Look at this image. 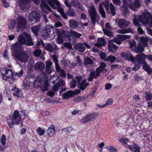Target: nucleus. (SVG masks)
<instances>
[{
	"mask_svg": "<svg viewBox=\"0 0 152 152\" xmlns=\"http://www.w3.org/2000/svg\"><path fill=\"white\" fill-rule=\"evenodd\" d=\"M23 44L28 46L33 45L30 36L25 33L20 35L18 36V41L12 45L10 49L12 55L16 59L25 63L28 61L29 57L25 52L23 51Z\"/></svg>",
	"mask_w": 152,
	"mask_h": 152,
	"instance_id": "nucleus-1",
	"label": "nucleus"
},
{
	"mask_svg": "<svg viewBox=\"0 0 152 152\" xmlns=\"http://www.w3.org/2000/svg\"><path fill=\"white\" fill-rule=\"evenodd\" d=\"M137 20L145 25L148 24L150 27H152V15L147 10H145L141 15L139 16L135 15L133 20L134 24L137 27L138 33L141 34H143L144 31L141 28V25Z\"/></svg>",
	"mask_w": 152,
	"mask_h": 152,
	"instance_id": "nucleus-2",
	"label": "nucleus"
},
{
	"mask_svg": "<svg viewBox=\"0 0 152 152\" xmlns=\"http://www.w3.org/2000/svg\"><path fill=\"white\" fill-rule=\"evenodd\" d=\"M25 117L24 112L21 111L19 114L18 112L15 111L13 114L10 115L7 118V123L10 128H12L13 125H18L21 120H22Z\"/></svg>",
	"mask_w": 152,
	"mask_h": 152,
	"instance_id": "nucleus-3",
	"label": "nucleus"
},
{
	"mask_svg": "<svg viewBox=\"0 0 152 152\" xmlns=\"http://www.w3.org/2000/svg\"><path fill=\"white\" fill-rule=\"evenodd\" d=\"M104 6L107 11H109L110 8L112 15H115L116 12L115 7L112 3L109 4L108 0H107L101 3L99 6V11L102 18H105L106 17L105 12L103 8Z\"/></svg>",
	"mask_w": 152,
	"mask_h": 152,
	"instance_id": "nucleus-4",
	"label": "nucleus"
},
{
	"mask_svg": "<svg viewBox=\"0 0 152 152\" xmlns=\"http://www.w3.org/2000/svg\"><path fill=\"white\" fill-rule=\"evenodd\" d=\"M89 15L91 19V23L94 26L96 22L98 23L100 20V17L98 14L96 9L93 5H91L88 10Z\"/></svg>",
	"mask_w": 152,
	"mask_h": 152,
	"instance_id": "nucleus-5",
	"label": "nucleus"
},
{
	"mask_svg": "<svg viewBox=\"0 0 152 152\" xmlns=\"http://www.w3.org/2000/svg\"><path fill=\"white\" fill-rule=\"evenodd\" d=\"M146 58V55L143 53H142L138 55L136 61H138L139 63L142 64L143 69L146 71L148 74L150 75L152 73V69L146 62L145 59Z\"/></svg>",
	"mask_w": 152,
	"mask_h": 152,
	"instance_id": "nucleus-6",
	"label": "nucleus"
},
{
	"mask_svg": "<svg viewBox=\"0 0 152 152\" xmlns=\"http://www.w3.org/2000/svg\"><path fill=\"white\" fill-rule=\"evenodd\" d=\"M47 1L53 9H56L57 8L58 11L61 15L64 12L63 9L61 8V4L57 0H47Z\"/></svg>",
	"mask_w": 152,
	"mask_h": 152,
	"instance_id": "nucleus-7",
	"label": "nucleus"
},
{
	"mask_svg": "<svg viewBox=\"0 0 152 152\" xmlns=\"http://www.w3.org/2000/svg\"><path fill=\"white\" fill-rule=\"evenodd\" d=\"M17 30L22 31L26 27L27 23L25 19L22 16H19L16 19Z\"/></svg>",
	"mask_w": 152,
	"mask_h": 152,
	"instance_id": "nucleus-8",
	"label": "nucleus"
},
{
	"mask_svg": "<svg viewBox=\"0 0 152 152\" xmlns=\"http://www.w3.org/2000/svg\"><path fill=\"white\" fill-rule=\"evenodd\" d=\"M35 4H39V0H31ZM30 1L29 0H19V5L21 10L28 8L30 7L29 4Z\"/></svg>",
	"mask_w": 152,
	"mask_h": 152,
	"instance_id": "nucleus-9",
	"label": "nucleus"
},
{
	"mask_svg": "<svg viewBox=\"0 0 152 152\" xmlns=\"http://www.w3.org/2000/svg\"><path fill=\"white\" fill-rule=\"evenodd\" d=\"M97 116V114L95 113L87 115L82 118L80 121V122L84 124L89 123L91 121H94Z\"/></svg>",
	"mask_w": 152,
	"mask_h": 152,
	"instance_id": "nucleus-10",
	"label": "nucleus"
},
{
	"mask_svg": "<svg viewBox=\"0 0 152 152\" xmlns=\"http://www.w3.org/2000/svg\"><path fill=\"white\" fill-rule=\"evenodd\" d=\"M40 6L42 10L45 13H48V11L51 12L52 13L57 17H58V15L56 13L53 11H52V9L46 4V0H41V3Z\"/></svg>",
	"mask_w": 152,
	"mask_h": 152,
	"instance_id": "nucleus-11",
	"label": "nucleus"
},
{
	"mask_svg": "<svg viewBox=\"0 0 152 152\" xmlns=\"http://www.w3.org/2000/svg\"><path fill=\"white\" fill-rule=\"evenodd\" d=\"M41 15L37 11H33L30 12L29 17V21L33 23H36L40 20Z\"/></svg>",
	"mask_w": 152,
	"mask_h": 152,
	"instance_id": "nucleus-12",
	"label": "nucleus"
},
{
	"mask_svg": "<svg viewBox=\"0 0 152 152\" xmlns=\"http://www.w3.org/2000/svg\"><path fill=\"white\" fill-rule=\"evenodd\" d=\"M132 0H127L126 4L128 5L129 8L133 10H136L137 8L141 6L139 0H135L134 4H132Z\"/></svg>",
	"mask_w": 152,
	"mask_h": 152,
	"instance_id": "nucleus-13",
	"label": "nucleus"
},
{
	"mask_svg": "<svg viewBox=\"0 0 152 152\" xmlns=\"http://www.w3.org/2000/svg\"><path fill=\"white\" fill-rule=\"evenodd\" d=\"M70 27L75 29L76 28H79L83 26V23L81 21L78 22L77 20L71 19L69 21Z\"/></svg>",
	"mask_w": 152,
	"mask_h": 152,
	"instance_id": "nucleus-14",
	"label": "nucleus"
},
{
	"mask_svg": "<svg viewBox=\"0 0 152 152\" xmlns=\"http://www.w3.org/2000/svg\"><path fill=\"white\" fill-rule=\"evenodd\" d=\"M130 37V36L128 35H118L113 40V42H114L117 44L120 45L122 41L127 39H129Z\"/></svg>",
	"mask_w": 152,
	"mask_h": 152,
	"instance_id": "nucleus-15",
	"label": "nucleus"
},
{
	"mask_svg": "<svg viewBox=\"0 0 152 152\" xmlns=\"http://www.w3.org/2000/svg\"><path fill=\"white\" fill-rule=\"evenodd\" d=\"M121 55L122 57L126 60H128L131 61L133 64L136 63L135 61L136 58L133 57L129 51L123 52Z\"/></svg>",
	"mask_w": 152,
	"mask_h": 152,
	"instance_id": "nucleus-16",
	"label": "nucleus"
},
{
	"mask_svg": "<svg viewBox=\"0 0 152 152\" xmlns=\"http://www.w3.org/2000/svg\"><path fill=\"white\" fill-rule=\"evenodd\" d=\"M105 28L103 27H102V31L104 34L109 37H111L113 36V33L110 31L109 30H111L112 27L110 26L109 23H107L105 25Z\"/></svg>",
	"mask_w": 152,
	"mask_h": 152,
	"instance_id": "nucleus-17",
	"label": "nucleus"
},
{
	"mask_svg": "<svg viewBox=\"0 0 152 152\" xmlns=\"http://www.w3.org/2000/svg\"><path fill=\"white\" fill-rule=\"evenodd\" d=\"M52 62L49 60L46 61L45 72L47 74H50L54 70L53 68L51 66Z\"/></svg>",
	"mask_w": 152,
	"mask_h": 152,
	"instance_id": "nucleus-18",
	"label": "nucleus"
},
{
	"mask_svg": "<svg viewBox=\"0 0 152 152\" xmlns=\"http://www.w3.org/2000/svg\"><path fill=\"white\" fill-rule=\"evenodd\" d=\"M101 73V72L97 68L95 71L91 72L88 78V80L89 81H92L94 78H96L99 76Z\"/></svg>",
	"mask_w": 152,
	"mask_h": 152,
	"instance_id": "nucleus-19",
	"label": "nucleus"
},
{
	"mask_svg": "<svg viewBox=\"0 0 152 152\" xmlns=\"http://www.w3.org/2000/svg\"><path fill=\"white\" fill-rule=\"evenodd\" d=\"M130 24L129 22L126 21L124 19L120 20L118 23V26L121 28H125L129 26Z\"/></svg>",
	"mask_w": 152,
	"mask_h": 152,
	"instance_id": "nucleus-20",
	"label": "nucleus"
},
{
	"mask_svg": "<svg viewBox=\"0 0 152 152\" xmlns=\"http://www.w3.org/2000/svg\"><path fill=\"white\" fill-rule=\"evenodd\" d=\"M45 68V64L41 61H38L36 63L34 66V69L40 70L41 71H43Z\"/></svg>",
	"mask_w": 152,
	"mask_h": 152,
	"instance_id": "nucleus-21",
	"label": "nucleus"
},
{
	"mask_svg": "<svg viewBox=\"0 0 152 152\" xmlns=\"http://www.w3.org/2000/svg\"><path fill=\"white\" fill-rule=\"evenodd\" d=\"M50 83L48 80H45L43 81V83L40 86L41 90L43 92L47 91L48 89V88L49 86Z\"/></svg>",
	"mask_w": 152,
	"mask_h": 152,
	"instance_id": "nucleus-22",
	"label": "nucleus"
},
{
	"mask_svg": "<svg viewBox=\"0 0 152 152\" xmlns=\"http://www.w3.org/2000/svg\"><path fill=\"white\" fill-rule=\"evenodd\" d=\"M129 149L133 152H140V147L139 145L136 143H134L132 147L130 145H128L127 146Z\"/></svg>",
	"mask_w": 152,
	"mask_h": 152,
	"instance_id": "nucleus-23",
	"label": "nucleus"
},
{
	"mask_svg": "<svg viewBox=\"0 0 152 152\" xmlns=\"http://www.w3.org/2000/svg\"><path fill=\"white\" fill-rule=\"evenodd\" d=\"M108 51L114 53L113 49L117 50L118 47L113 43V41L110 40L109 41L108 43Z\"/></svg>",
	"mask_w": 152,
	"mask_h": 152,
	"instance_id": "nucleus-24",
	"label": "nucleus"
},
{
	"mask_svg": "<svg viewBox=\"0 0 152 152\" xmlns=\"http://www.w3.org/2000/svg\"><path fill=\"white\" fill-rule=\"evenodd\" d=\"M149 39V37L148 36L141 37L140 38V43L144 47H147L148 45L147 42Z\"/></svg>",
	"mask_w": 152,
	"mask_h": 152,
	"instance_id": "nucleus-25",
	"label": "nucleus"
},
{
	"mask_svg": "<svg viewBox=\"0 0 152 152\" xmlns=\"http://www.w3.org/2000/svg\"><path fill=\"white\" fill-rule=\"evenodd\" d=\"M55 29V28L54 26H51L49 25H48L46 27V34H45L47 36H49L50 34H53L54 33V30Z\"/></svg>",
	"mask_w": 152,
	"mask_h": 152,
	"instance_id": "nucleus-26",
	"label": "nucleus"
},
{
	"mask_svg": "<svg viewBox=\"0 0 152 152\" xmlns=\"http://www.w3.org/2000/svg\"><path fill=\"white\" fill-rule=\"evenodd\" d=\"M55 127L53 125H50L47 130V132L48 136L50 137L53 136L55 133Z\"/></svg>",
	"mask_w": 152,
	"mask_h": 152,
	"instance_id": "nucleus-27",
	"label": "nucleus"
},
{
	"mask_svg": "<svg viewBox=\"0 0 152 152\" xmlns=\"http://www.w3.org/2000/svg\"><path fill=\"white\" fill-rule=\"evenodd\" d=\"M75 48L81 52H83L85 50V46H84L83 43H78L76 44L75 45Z\"/></svg>",
	"mask_w": 152,
	"mask_h": 152,
	"instance_id": "nucleus-28",
	"label": "nucleus"
},
{
	"mask_svg": "<svg viewBox=\"0 0 152 152\" xmlns=\"http://www.w3.org/2000/svg\"><path fill=\"white\" fill-rule=\"evenodd\" d=\"M105 42L104 39L102 38H100L98 39V42L94 44V45L98 47H100L104 46Z\"/></svg>",
	"mask_w": 152,
	"mask_h": 152,
	"instance_id": "nucleus-29",
	"label": "nucleus"
},
{
	"mask_svg": "<svg viewBox=\"0 0 152 152\" xmlns=\"http://www.w3.org/2000/svg\"><path fill=\"white\" fill-rule=\"evenodd\" d=\"M23 93L18 88L14 90V92L13 94L14 96L21 98L23 96Z\"/></svg>",
	"mask_w": 152,
	"mask_h": 152,
	"instance_id": "nucleus-30",
	"label": "nucleus"
},
{
	"mask_svg": "<svg viewBox=\"0 0 152 152\" xmlns=\"http://www.w3.org/2000/svg\"><path fill=\"white\" fill-rule=\"evenodd\" d=\"M73 93L72 91L71 90L63 94L62 99H68L70 97L73 96Z\"/></svg>",
	"mask_w": 152,
	"mask_h": 152,
	"instance_id": "nucleus-31",
	"label": "nucleus"
},
{
	"mask_svg": "<svg viewBox=\"0 0 152 152\" xmlns=\"http://www.w3.org/2000/svg\"><path fill=\"white\" fill-rule=\"evenodd\" d=\"M100 66L97 68L101 72L104 73L107 72V70L105 68L106 67V64L103 62L100 63Z\"/></svg>",
	"mask_w": 152,
	"mask_h": 152,
	"instance_id": "nucleus-32",
	"label": "nucleus"
},
{
	"mask_svg": "<svg viewBox=\"0 0 152 152\" xmlns=\"http://www.w3.org/2000/svg\"><path fill=\"white\" fill-rule=\"evenodd\" d=\"M88 85V83H87V80L86 79L84 80L81 83H78L79 87L82 90L85 89Z\"/></svg>",
	"mask_w": 152,
	"mask_h": 152,
	"instance_id": "nucleus-33",
	"label": "nucleus"
},
{
	"mask_svg": "<svg viewBox=\"0 0 152 152\" xmlns=\"http://www.w3.org/2000/svg\"><path fill=\"white\" fill-rule=\"evenodd\" d=\"M71 4L72 6L77 8L82 9L83 8L82 4L77 1H72L71 2Z\"/></svg>",
	"mask_w": 152,
	"mask_h": 152,
	"instance_id": "nucleus-34",
	"label": "nucleus"
},
{
	"mask_svg": "<svg viewBox=\"0 0 152 152\" xmlns=\"http://www.w3.org/2000/svg\"><path fill=\"white\" fill-rule=\"evenodd\" d=\"M13 77V73L12 71L8 69L5 75H4L3 79L7 80V78H12Z\"/></svg>",
	"mask_w": 152,
	"mask_h": 152,
	"instance_id": "nucleus-35",
	"label": "nucleus"
},
{
	"mask_svg": "<svg viewBox=\"0 0 152 152\" xmlns=\"http://www.w3.org/2000/svg\"><path fill=\"white\" fill-rule=\"evenodd\" d=\"M56 48V45H55L47 44L45 47V48L49 51H52L54 49Z\"/></svg>",
	"mask_w": 152,
	"mask_h": 152,
	"instance_id": "nucleus-36",
	"label": "nucleus"
},
{
	"mask_svg": "<svg viewBox=\"0 0 152 152\" xmlns=\"http://www.w3.org/2000/svg\"><path fill=\"white\" fill-rule=\"evenodd\" d=\"M43 83V81L41 80H39L38 78H37L36 80L34 82V85L35 88H37L41 86Z\"/></svg>",
	"mask_w": 152,
	"mask_h": 152,
	"instance_id": "nucleus-37",
	"label": "nucleus"
},
{
	"mask_svg": "<svg viewBox=\"0 0 152 152\" xmlns=\"http://www.w3.org/2000/svg\"><path fill=\"white\" fill-rule=\"evenodd\" d=\"M58 31L61 34V35L63 37L65 38L66 37L69 38L71 37V34L70 33V32H69L68 31L62 30L61 31Z\"/></svg>",
	"mask_w": 152,
	"mask_h": 152,
	"instance_id": "nucleus-38",
	"label": "nucleus"
},
{
	"mask_svg": "<svg viewBox=\"0 0 152 152\" xmlns=\"http://www.w3.org/2000/svg\"><path fill=\"white\" fill-rule=\"evenodd\" d=\"M70 33L71 34V36L74 38H80L82 35L81 34H80L74 30H71Z\"/></svg>",
	"mask_w": 152,
	"mask_h": 152,
	"instance_id": "nucleus-39",
	"label": "nucleus"
},
{
	"mask_svg": "<svg viewBox=\"0 0 152 152\" xmlns=\"http://www.w3.org/2000/svg\"><path fill=\"white\" fill-rule=\"evenodd\" d=\"M16 24V23L15 20H11L8 24L9 29L10 30L13 29L15 28Z\"/></svg>",
	"mask_w": 152,
	"mask_h": 152,
	"instance_id": "nucleus-40",
	"label": "nucleus"
},
{
	"mask_svg": "<svg viewBox=\"0 0 152 152\" xmlns=\"http://www.w3.org/2000/svg\"><path fill=\"white\" fill-rule=\"evenodd\" d=\"M40 28V26L39 25L36 26L31 27V31L36 36H37Z\"/></svg>",
	"mask_w": 152,
	"mask_h": 152,
	"instance_id": "nucleus-41",
	"label": "nucleus"
},
{
	"mask_svg": "<svg viewBox=\"0 0 152 152\" xmlns=\"http://www.w3.org/2000/svg\"><path fill=\"white\" fill-rule=\"evenodd\" d=\"M116 59V57L113 55H110L105 59V61H109L111 63H113Z\"/></svg>",
	"mask_w": 152,
	"mask_h": 152,
	"instance_id": "nucleus-42",
	"label": "nucleus"
},
{
	"mask_svg": "<svg viewBox=\"0 0 152 152\" xmlns=\"http://www.w3.org/2000/svg\"><path fill=\"white\" fill-rule=\"evenodd\" d=\"M143 47L140 43H139L138 46L135 48V52L136 53H140L143 52L144 51Z\"/></svg>",
	"mask_w": 152,
	"mask_h": 152,
	"instance_id": "nucleus-43",
	"label": "nucleus"
},
{
	"mask_svg": "<svg viewBox=\"0 0 152 152\" xmlns=\"http://www.w3.org/2000/svg\"><path fill=\"white\" fill-rule=\"evenodd\" d=\"M118 32L119 34H126L129 33H132V31L131 28L119 30L118 31Z\"/></svg>",
	"mask_w": 152,
	"mask_h": 152,
	"instance_id": "nucleus-44",
	"label": "nucleus"
},
{
	"mask_svg": "<svg viewBox=\"0 0 152 152\" xmlns=\"http://www.w3.org/2000/svg\"><path fill=\"white\" fill-rule=\"evenodd\" d=\"M58 38L57 40V42L58 44H62L63 42L64 41L63 38V37L61 35V34L58 31Z\"/></svg>",
	"mask_w": 152,
	"mask_h": 152,
	"instance_id": "nucleus-45",
	"label": "nucleus"
},
{
	"mask_svg": "<svg viewBox=\"0 0 152 152\" xmlns=\"http://www.w3.org/2000/svg\"><path fill=\"white\" fill-rule=\"evenodd\" d=\"M138 56V55H137L135 59V61H136V63H135L133 64L135 65L132 68V70H134L135 71H137L139 68L140 67V64H141L139 63L138 61H137V57Z\"/></svg>",
	"mask_w": 152,
	"mask_h": 152,
	"instance_id": "nucleus-46",
	"label": "nucleus"
},
{
	"mask_svg": "<svg viewBox=\"0 0 152 152\" xmlns=\"http://www.w3.org/2000/svg\"><path fill=\"white\" fill-rule=\"evenodd\" d=\"M66 13L67 15L71 17L75 16L76 14L75 11L71 9L68 10Z\"/></svg>",
	"mask_w": 152,
	"mask_h": 152,
	"instance_id": "nucleus-47",
	"label": "nucleus"
},
{
	"mask_svg": "<svg viewBox=\"0 0 152 152\" xmlns=\"http://www.w3.org/2000/svg\"><path fill=\"white\" fill-rule=\"evenodd\" d=\"M145 98L147 101H150L152 99V94L149 92L145 93Z\"/></svg>",
	"mask_w": 152,
	"mask_h": 152,
	"instance_id": "nucleus-48",
	"label": "nucleus"
},
{
	"mask_svg": "<svg viewBox=\"0 0 152 152\" xmlns=\"http://www.w3.org/2000/svg\"><path fill=\"white\" fill-rule=\"evenodd\" d=\"M58 78V76L57 75H52L50 78V80L51 83H54L56 82Z\"/></svg>",
	"mask_w": 152,
	"mask_h": 152,
	"instance_id": "nucleus-49",
	"label": "nucleus"
},
{
	"mask_svg": "<svg viewBox=\"0 0 152 152\" xmlns=\"http://www.w3.org/2000/svg\"><path fill=\"white\" fill-rule=\"evenodd\" d=\"M109 152H117L116 149L111 146H107L106 148Z\"/></svg>",
	"mask_w": 152,
	"mask_h": 152,
	"instance_id": "nucleus-50",
	"label": "nucleus"
},
{
	"mask_svg": "<svg viewBox=\"0 0 152 152\" xmlns=\"http://www.w3.org/2000/svg\"><path fill=\"white\" fill-rule=\"evenodd\" d=\"M93 63L92 60L88 57H86L85 59L84 63L86 65L92 64Z\"/></svg>",
	"mask_w": 152,
	"mask_h": 152,
	"instance_id": "nucleus-51",
	"label": "nucleus"
},
{
	"mask_svg": "<svg viewBox=\"0 0 152 152\" xmlns=\"http://www.w3.org/2000/svg\"><path fill=\"white\" fill-rule=\"evenodd\" d=\"M37 132L39 135L42 136L44 134L45 131L44 129H42L40 127H38L37 129Z\"/></svg>",
	"mask_w": 152,
	"mask_h": 152,
	"instance_id": "nucleus-52",
	"label": "nucleus"
},
{
	"mask_svg": "<svg viewBox=\"0 0 152 152\" xmlns=\"http://www.w3.org/2000/svg\"><path fill=\"white\" fill-rule=\"evenodd\" d=\"M6 136L4 134H3L1 137L0 142L1 144L4 146H5L6 144Z\"/></svg>",
	"mask_w": 152,
	"mask_h": 152,
	"instance_id": "nucleus-53",
	"label": "nucleus"
},
{
	"mask_svg": "<svg viewBox=\"0 0 152 152\" xmlns=\"http://www.w3.org/2000/svg\"><path fill=\"white\" fill-rule=\"evenodd\" d=\"M73 130V129L72 127H69L62 129L63 132H65L66 133L72 132Z\"/></svg>",
	"mask_w": 152,
	"mask_h": 152,
	"instance_id": "nucleus-54",
	"label": "nucleus"
},
{
	"mask_svg": "<svg viewBox=\"0 0 152 152\" xmlns=\"http://www.w3.org/2000/svg\"><path fill=\"white\" fill-rule=\"evenodd\" d=\"M42 51L39 49L35 50L34 52V55L36 56H39L41 53Z\"/></svg>",
	"mask_w": 152,
	"mask_h": 152,
	"instance_id": "nucleus-55",
	"label": "nucleus"
},
{
	"mask_svg": "<svg viewBox=\"0 0 152 152\" xmlns=\"http://www.w3.org/2000/svg\"><path fill=\"white\" fill-rule=\"evenodd\" d=\"M119 140L121 142L124 144V145H126V142L128 141L129 140L126 138H120L119 139Z\"/></svg>",
	"mask_w": 152,
	"mask_h": 152,
	"instance_id": "nucleus-56",
	"label": "nucleus"
},
{
	"mask_svg": "<svg viewBox=\"0 0 152 152\" xmlns=\"http://www.w3.org/2000/svg\"><path fill=\"white\" fill-rule=\"evenodd\" d=\"M76 81L74 79L72 80L70 83V87L72 88H74L76 86Z\"/></svg>",
	"mask_w": 152,
	"mask_h": 152,
	"instance_id": "nucleus-57",
	"label": "nucleus"
},
{
	"mask_svg": "<svg viewBox=\"0 0 152 152\" xmlns=\"http://www.w3.org/2000/svg\"><path fill=\"white\" fill-rule=\"evenodd\" d=\"M113 100L111 98H109L106 101V103L104 104V107H105L107 105H109L112 104Z\"/></svg>",
	"mask_w": 152,
	"mask_h": 152,
	"instance_id": "nucleus-58",
	"label": "nucleus"
},
{
	"mask_svg": "<svg viewBox=\"0 0 152 152\" xmlns=\"http://www.w3.org/2000/svg\"><path fill=\"white\" fill-rule=\"evenodd\" d=\"M128 42L130 45L129 47L132 48L134 47L136 44L134 40H129L128 41Z\"/></svg>",
	"mask_w": 152,
	"mask_h": 152,
	"instance_id": "nucleus-59",
	"label": "nucleus"
},
{
	"mask_svg": "<svg viewBox=\"0 0 152 152\" xmlns=\"http://www.w3.org/2000/svg\"><path fill=\"white\" fill-rule=\"evenodd\" d=\"M1 1L3 6L5 8H7L9 6V4L6 0H2Z\"/></svg>",
	"mask_w": 152,
	"mask_h": 152,
	"instance_id": "nucleus-60",
	"label": "nucleus"
},
{
	"mask_svg": "<svg viewBox=\"0 0 152 152\" xmlns=\"http://www.w3.org/2000/svg\"><path fill=\"white\" fill-rule=\"evenodd\" d=\"M99 55L100 57L105 61V59L107 58L106 57V53L104 52H102L100 53Z\"/></svg>",
	"mask_w": 152,
	"mask_h": 152,
	"instance_id": "nucleus-61",
	"label": "nucleus"
},
{
	"mask_svg": "<svg viewBox=\"0 0 152 152\" xmlns=\"http://www.w3.org/2000/svg\"><path fill=\"white\" fill-rule=\"evenodd\" d=\"M65 82L63 80H60L58 83H57V85L59 86H64Z\"/></svg>",
	"mask_w": 152,
	"mask_h": 152,
	"instance_id": "nucleus-62",
	"label": "nucleus"
},
{
	"mask_svg": "<svg viewBox=\"0 0 152 152\" xmlns=\"http://www.w3.org/2000/svg\"><path fill=\"white\" fill-rule=\"evenodd\" d=\"M7 69L5 68H2L1 70V74L3 75V78L4 75H5V74L6 73L7 71Z\"/></svg>",
	"mask_w": 152,
	"mask_h": 152,
	"instance_id": "nucleus-63",
	"label": "nucleus"
},
{
	"mask_svg": "<svg viewBox=\"0 0 152 152\" xmlns=\"http://www.w3.org/2000/svg\"><path fill=\"white\" fill-rule=\"evenodd\" d=\"M64 47L69 49H71L72 47V45L71 44L68 42L64 43Z\"/></svg>",
	"mask_w": 152,
	"mask_h": 152,
	"instance_id": "nucleus-64",
	"label": "nucleus"
}]
</instances>
